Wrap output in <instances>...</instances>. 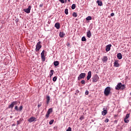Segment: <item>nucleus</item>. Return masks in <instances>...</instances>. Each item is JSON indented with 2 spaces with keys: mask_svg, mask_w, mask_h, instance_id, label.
Masks as SVG:
<instances>
[{
  "mask_svg": "<svg viewBox=\"0 0 131 131\" xmlns=\"http://www.w3.org/2000/svg\"><path fill=\"white\" fill-rule=\"evenodd\" d=\"M68 2H70V0H68Z\"/></svg>",
  "mask_w": 131,
  "mask_h": 131,
  "instance_id": "nucleus-49",
  "label": "nucleus"
},
{
  "mask_svg": "<svg viewBox=\"0 0 131 131\" xmlns=\"http://www.w3.org/2000/svg\"><path fill=\"white\" fill-rule=\"evenodd\" d=\"M112 45L111 44L108 45L106 46L105 51L106 52H109L111 49Z\"/></svg>",
  "mask_w": 131,
  "mask_h": 131,
  "instance_id": "nucleus-10",
  "label": "nucleus"
},
{
  "mask_svg": "<svg viewBox=\"0 0 131 131\" xmlns=\"http://www.w3.org/2000/svg\"><path fill=\"white\" fill-rule=\"evenodd\" d=\"M86 20L89 21L90 20H92V16H88L86 18Z\"/></svg>",
  "mask_w": 131,
  "mask_h": 131,
  "instance_id": "nucleus-26",
  "label": "nucleus"
},
{
  "mask_svg": "<svg viewBox=\"0 0 131 131\" xmlns=\"http://www.w3.org/2000/svg\"><path fill=\"white\" fill-rule=\"evenodd\" d=\"M85 75H86L85 73H81L78 77V80H80V79L84 78V77H85Z\"/></svg>",
  "mask_w": 131,
  "mask_h": 131,
  "instance_id": "nucleus-7",
  "label": "nucleus"
},
{
  "mask_svg": "<svg viewBox=\"0 0 131 131\" xmlns=\"http://www.w3.org/2000/svg\"><path fill=\"white\" fill-rule=\"evenodd\" d=\"M22 109H23V106L20 105L18 109V111H22Z\"/></svg>",
  "mask_w": 131,
  "mask_h": 131,
  "instance_id": "nucleus-33",
  "label": "nucleus"
},
{
  "mask_svg": "<svg viewBox=\"0 0 131 131\" xmlns=\"http://www.w3.org/2000/svg\"><path fill=\"white\" fill-rule=\"evenodd\" d=\"M115 89L117 91H119V90H124L125 89V85H124V84H122L121 82H119L118 83Z\"/></svg>",
  "mask_w": 131,
  "mask_h": 131,
  "instance_id": "nucleus-1",
  "label": "nucleus"
},
{
  "mask_svg": "<svg viewBox=\"0 0 131 131\" xmlns=\"http://www.w3.org/2000/svg\"><path fill=\"white\" fill-rule=\"evenodd\" d=\"M54 27H56V28L57 29H60V23H56L55 24Z\"/></svg>",
  "mask_w": 131,
  "mask_h": 131,
  "instance_id": "nucleus-18",
  "label": "nucleus"
},
{
  "mask_svg": "<svg viewBox=\"0 0 131 131\" xmlns=\"http://www.w3.org/2000/svg\"><path fill=\"white\" fill-rule=\"evenodd\" d=\"M42 7H43V4H40V5H39V7H40V8H42Z\"/></svg>",
  "mask_w": 131,
  "mask_h": 131,
  "instance_id": "nucleus-40",
  "label": "nucleus"
},
{
  "mask_svg": "<svg viewBox=\"0 0 131 131\" xmlns=\"http://www.w3.org/2000/svg\"><path fill=\"white\" fill-rule=\"evenodd\" d=\"M96 3L98 4V6H99L100 7H102V6H103V2L100 0H98L96 2Z\"/></svg>",
  "mask_w": 131,
  "mask_h": 131,
  "instance_id": "nucleus-13",
  "label": "nucleus"
},
{
  "mask_svg": "<svg viewBox=\"0 0 131 131\" xmlns=\"http://www.w3.org/2000/svg\"><path fill=\"white\" fill-rule=\"evenodd\" d=\"M130 96H131V92H130Z\"/></svg>",
  "mask_w": 131,
  "mask_h": 131,
  "instance_id": "nucleus-53",
  "label": "nucleus"
},
{
  "mask_svg": "<svg viewBox=\"0 0 131 131\" xmlns=\"http://www.w3.org/2000/svg\"><path fill=\"white\" fill-rule=\"evenodd\" d=\"M53 123H54V120H51L49 122V124L52 125Z\"/></svg>",
  "mask_w": 131,
  "mask_h": 131,
  "instance_id": "nucleus-35",
  "label": "nucleus"
},
{
  "mask_svg": "<svg viewBox=\"0 0 131 131\" xmlns=\"http://www.w3.org/2000/svg\"><path fill=\"white\" fill-rule=\"evenodd\" d=\"M57 78H58V77L57 76L54 77L53 78V81H56Z\"/></svg>",
  "mask_w": 131,
  "mask_h": 131,
  "instance_id": "nucleus-28",
  "label": "nucleus"
},
{
  "mask_svg": "<svg viewBox=\"0 0 131 131\" xmlns=\"http://www.w3.org/2000/svg\"><path fill=\"white\" fill-rule=\"evenodd\" d=\"M114 66L115 67H119V63H118V61L115 60V61L114 62Z\"/></svg>",
  "mask_w": 131,
  "mask_h": 131,
  "instance_id": "nucleus-19",
  "label": "nucleus"
},
{
  "mask_svg": "<svg viewBox=\"0 0 131 131\" xmlns=\"http://www.w3.org/2000/svg\"><path fill=\"white\" fill-rule=\"evenodd\" d=\"M64 13L66 15H68V9H65Z\"/></svg>",
  "mask_w": 131,
  "mask_h": 131,
  "instance_id": "nucleus-31",
  "label": "nucleus"
},
{
  "mask_svg": "<svg viewBox=\"0 0 131 131\" xmlns=\"http://www.w3.org/2000/svg\"><path fill=\"white\" fill-rule=\"evenodd\" d=\"M17 104H18V101H13L11 103L10 105H9V106H8V108L13 109V108H14V106H15V105H17Z\"/></svg>",
  "mask_w": 131,
  "mask_h": 131,
  "instance_id": "nucleus-5",
  "label": "nucleus"
},
{
  "mask_svg": "<svg viewBox=\"0 0 131 131\" xmlns=\"http://www.w3.org/2000/svg\"><path fill=\"white\" fill-rule=\"evenodd\" d=\"M49 116H50V114H49V113H47L46 114V118H49Z\"/></svg>",
  "mask_w": 131,
  "mask_h": 131,
  "instance_id": "nucleus-36",
  "label": "nucleus"
},
{
  "mask_svg": "<svg viewBox=\"0 0 131 131\" xmlns=\"http://www.w3.org/2000/svg\"><path fill=\"white\" fill-rule=\"evenodd\" d=\"M45 55H47V52L43 50L41 53V58L42 61H46V56H45Z\"/></svg>",
  "mask_w": 131,
  "mask_h": 131,
  "instance_id": "nucleus-4",
  "label": "nucleus"
},
{
  "mask_svg": "<svg viewBox=\"0 0 131 131\" xmlns=\"http://www.w3.org/2000/svg\"><path fill=\"white\" fill-rule=\"evenodd\" d=\"M52 112H53V108H49L47 111V113H48V114H51V113H52Z\"/></svg>",
  "mask_w": 131,
  "mask_h": 131,
  "instance_id": "nucleus-21",
  "label": "nucleus"
},
{
  "mask_svg": "<svg viewBox=\"0 0 131 131\" xmlns=\"http://www.w3.org/2000/svg\"><path fill=\"white\" fill-rule=\"evenodd\" d=\"M76 8V5L75 4H73L72 5V10H74Z\"/></svg>",
  "mask_w": 131,
  "mask_h": 131,
  "instance_id": "nucleus-25",
  "label": "nucleus"
},
{
  "mask_svg": "<svg viewBox=\"0 0 131 131\" xmlns=\"http://www.w3.org/2000/svg\"><path fill=\"white\" fill-rule=\"evenodd\" d=\"M53 74H54V70H51L50 71V77H52V76H53Z\"/></svg>",
  "mask_w": 131,
  "mask_h": 131,
  "instance_id": "nucleus-23",
  "label": "nucleus"
},
{
  "mask_svg": "<svg viewBox=\"0 0 131 131\" xmlns=\"http://www.w3.org/2000/svg\"><path fill=\"white\" fill-rule=\"evenodd\" d=\"M12 126H16V124H13L12 125Z\"/></svg>",
  "mask_w": 131,
  "mask_h": 131,
  "instance_id": "nucleus-47",
  "label": "nucleus"
},
{
  "mask_svg": "<svg viewBox=\"0 0 131 131\" xmlns=\"http://www.w3.org/2000/svg\"><path fill=\"white\" fill-rule=\"evenodd\" d=\"M64 36H65V34H64L63 32H60L59 33L60 37H64Z\"/></svg>",
  "mask_w": 131,
  "mask_h": 131,
  "instance_id": "nucleus-22",
  "label": "nucleus"
},
{
  "mask_svg": "<svg viewBox=\"0 0 131 131\" xmlns=\"http://www.w3.org/2000/svg\"><path fill=\"white\" fill-rule=\"evenodd\" d=\"M91 77H92V71H89L88 73V76H87V80H90L91 79Z\"/></svg>",
  "mask_w": 131,
  "mask_h": 131,
  "instance_id": "nucleus-11",
  "label": "nucleus"
},
{
  "mask_svg": "<svg viewBox=\"0 0 131 131\" xmlns=\"http://www.w3.org/2000/svg\"><path fill=\"white\" fill-rule=\"evenodd\" d=\"M71 130H72V129L71 128V127H69V128L66 131H71Z\"/></svg>",
  "mask_w": 131,
  "mask_h": 131,
  "instance_id": "nucleus-37",
  "label": "nucleus"
},
{
  "mask_svg": "<svg viewBox=\"0 0 131 131\" xmlns=\"http://www.w3.org/2000/svg\"><path fill=\"white\" fill-rule=\"evenodd\" d=\"M41 105H42V102H40L39 103H38V108H40V107H41Z\"/></svg>",
  "mask_w": 131,
  "mask_h": 131,
  "instance_id": "nucleus-27",
  "label": "nucleus"
},
{
  "mask_svg": "<svg viewBox=\"0 0 131 131\" xmlns=\"http://www.w3.org/2000/svg\"><path fill=\"white\" fill-rule=\"evenodd\" d=\"M85 94V95H89V91H86Z\"/></svg>",
  "mask_w": 131,
  "mask_h": 131,
  "instance_id": "nucleus-44",
  "label": "nucleus"
},
{
  "mask_svg": "<svg viewBox=\"0 0 131 131\" xmlns=\"http://www.w3.org/2000/svg\"><path fill=\"white\" fill-rule=\"evenodd\" d=\"M17 124H20V121H17Z\"/></svg>",
  "mask_w": 131,
  "mask_h": 131,
  "instance_id": "nucleus-46",
  "label": "nucleus"
},
{
  "mask_svg": "<svg viewBox=\"0 0 131 131\" xmlns=\"http://www.w3.org/2000/svg\"><path fill=\"white\" fill-rule=\"evenodd\" d=\"M108 61V57L107 56H104L102 58V62H107Z\"/></svg>",
  "mask_w": 131,
  "mask_h": 131,
  "instance_id": "nucleus-17",
  "label": "nucleus"
},
{
  "mask_svg": "<svg viewBox=\"0 0 131 131\" xmlns=\"http://www.w3.org/2000/svg\"><path fill=\"white\" fill-rule=\"evenodd\" d=\"M41 43V42L40 41L38 42L36 44V49H35V51L36 52H38V51H39V50H40V49H41V45H40Z\"/></svg>",
  "mask_w": 131,
  "mask_h": 131,
  "instance_id": "nucleus-3",
  "label": "nucleus"
},
{
  "mask_svg": "<svg viewBox=\"0 0 131 131\" xmlns=\"http://www.w3.org/2000/svg\"><path fill=\"white\" fill-rule=\"evenodd\" d=\"M114 15H115L114 13H112L111 14V16L112 17H113V16H114Z\"/></svg>",
  "mask_w": 131,
  "mask_h": 131,
  "instance_id": "nucleus-42",
  "label": "nucleus"
},
{
  "mask_svg": "<svg viewBox=\"0 0 131 131\" xmlns=\"http://www.w3.org/2000/svg\"><path fill=\"white\" fill-rule=\"evenodd\" d=\"M59 2H60V3H61V4H64V0H59Z\"/></svg>",
  "mask_w": 131,
  "mask_h": 131,
  "instance_id": "nucleus-41",
  "label": "nucleus"
},
{
  "mask_svg": "<svg viewBox=\"0 0 131 131\" xmlns=\"http://www.w3.org/2000/svg\"><path fill=\"white\" fill-rule=\"evenodd\" d=\"M86 36L89 37V38H90L91 36H92V33L91 32V31L89 30L87 32Z\"/></svg>",
  "mask_w": 131,
  "mask_h": 131,
  "instance_id": "nucleus-15",
  "label": "nucleus"
},
{
  "mask_svg": "<svg viewBox=\"0 0 131 131\" xmlns=\"http://www.w3.org/2000/svg\"><path fill=\"white\" fill-rule=\"evenodd\" d=\"M84 119V118H83V117H80V120H83V119Z\"/></svg>",
  "mask_w": 131,
  "mask_h": 131,
  "instance_id": "nucleus-43",
  "label": "nucleus"
},
{
  "mask_svg": "<svg viewBox=\"0 0 131 131\" xmlns=\"http://www.w3.org/2000/svg\"><path fill=\"white\" fill-rule=\"evenodd\" d=\"M117 58L119 60H121V59H122V55L121 53H119L117 54Z\"/></svg>",
  "mask_w": 131,
  "mask_h": 131,
  "instance_id": "nucleus-16",
  "label": "nucleus"
},
{
  "mask_svg": "<svg viewBox=\"0 0 131 131\" xmlns=\"http://www.w3.org/2000/svg\"><path fill=\"white\" fill-rule=\"evenodd\" d=\"M115 117H116V116H116V115H115Z\"/></svg>",
  "mask_w": 131,
  "mask_h": 131,
  "instance_id": "nucleus-51",
  "label": "nucleus"
},
{
  "mask_svg": "<svg viewBox=\"0 0 131 131\" xmlns=\"http://www.w3.org/2000/svg\"><path fill=\"white\" fill-rule=\"evenodd\" d=\"M81 40L82 41H86V38H85V37L83 36L81 38Z\"/></svg>",
  "mask_w": 131,
  "mask_h": 131,
  "instance_id": "nucleus-24",
  "label": "nucleus"
},
{
  "mask_svg": "<svg viewBox=\"0 0 131 131\" xmlns=\"http://www.w3.org/2000/svg\"><path fill=\"white\" fill-rule=\"evenodd\" d=\"M10 118H12V116H10Z\"/></svg>",
  "mask_w": 131,
  "mask_h": 131,
  "instance_id": "nucleus-50",
  "label": "nucleus"
},
{
  "mask_svg": "<svg viewBox=\"0 0 131 131\" xmlns=\"http://www.w3.org/2000/svg\"><path fill=\"white\" fill-rule=\"evenodd\" d=\"M70 44H68V46H69Z\"/></svg>",
  "mask_w": 131,
  "mask_h": 131,
  "instance_id": "nucleus-52",
  "label": "nucleus"
},
{
  "mask_svg": "<svg viewBox=\"0 0 131 131\" xmlns=\"http://www.w3.org/2000/svg\"><path fill=\"white\" fill-rule=\"evenodd\" d=\"M104 122L105 123L108 122H109V119H106L104 120Z\"/></svg>",
  "mask_w": 131,
  "mask_h": 131,
  "instance_id": "nucleus-39",
  "label": "nucleus"
},
{
  "mask_svg": "<svg viewBox=\"0 0 131 131\" xmlns=\"http://www.w3.org/2000/svg\"><path fill=\"white\" fill-rule=\"evenodd\" d=\"M31 10V6H29L28 8L24 9V12H25V13H27V14H29V13H30Z\"/></svg>",
  "mask_w": 131,
  "mask_h": 131,
  "instance_id": "nucleus-8",
  "label": "nucleus"
},
{
  "mask_svg": "<svg viewBox=\"0 0 131 131\" xmlns=\"http://www.w3.org/2000/svg\"><path fill=\"white\" fill-rule=\"evenodd\" d=\"M129 114H127L124 118L127 119L128 118H129Z\"/></svg>",
  "mask_w": 131,
  "mask_h": 131,
  "instance_id": "nucleus-34",
  "label": "nucleus"
},
{
  "mask_svg": "<svg viewBox=\"0 0 131 131\" xmlns=\"http://www.w3.org/2000/svg\"><path fill=\"white\" fill-rule=\"evenodd\" d=\"M28 121L30 123L33 122V121H36V118L34 117H32L28 120Z\"/></svg>",
  "mask_w": 131,
  "mask_h": 131,
  "instance_id": "nucleus-9",
  "label": "nucleus"
},
{
  "mask_svg": "<svg viewBox=\"0 0 131 131\" xmlns=\"http://www.w3.org/2000/svg\"><path fill=\"white\" fill-rule=\"evenodd\" d=\"M103 111L102 112V115H103V116H105V115L107 114V110H106L105 108H103Z\"/></svg>",
  "mask_w": 131,
  "mask_h": 131,
  "instance_id": "nucleus-14",
  "label": "nucleus"
},
{
  "mask_svg": "<svg viewBox=\"0 0 131 131\" xmlns=\"http://www.w3.org/2000/svg\"><path fill=\"white\" fill-rule=\"evenodd\" d=\"M76 93H77V94H78V93H79V91L78 90H76Z\"/></svg>",
  "mask_w": 131,
  "mask_h": 131,
  "instance_id": "nucleus-45",
  "label": "nucleus"
},
{
  "mask_svg": "<svg viewBox=\"0 0 131 131\" xmlns=\"http://www.w3.org/2000/svg\"><path fill=\"white\" fill-rule=\"evenodd\" d=\"M99 80V76L96 74L92 78V81L93 82H97Z\"/></svg>",
  "mask_w": 131,
  "mask_h": 131,
  "instance_id": "nucleus-6",
  "label": "nucleus"
},
{
  "mask_svg": "<svg viewBox=\"0 0 131 131\" xmlns=\"http://www.w3.org/2000/svg\"><path fill=\"white\" fill-rule=\"evenodd\" d=\"M81 83L82 84H83V85L85 84V81L84 80H81Z\"/></svg>",
  "mask_w": 131,
  "mask_h": 131,
  "instance_id": "nucleus-32",
  "label": "nucleus"
},
{
  "mask_svg": "<svg viewBox=\"0 0 131 131\" xmlns=\"http://www.w3.org/2000/svg\"><path fill=\"white\" fill-rule=\"evenodd\" d=\"M114 122L115 123H117V120H115Z\"/></svg>",
  "mask_w": 131,
  "mask_h": 131,
  "instance_id": "nucleus-48",
  "label": "nucleus"
},
{
  "mask_svg": "<svg viewBox=\"0 0 131 131\" xmlns=\"http://www.w3.org/2000/svg\"><path fill=\"white\" fill-rule=\"evenodd\" d=\"M14 109L15 110H16V111H19V109L18 108V106H15Z\"/></svg>",
  "mask_w": 131,
  "mask_h": 131,
  "instance_id": "nucleus-38",
  "label": "nucleus"
},
{
  "mask_svg": "<svg viewBox=\"0 0 131 131\" xmlns=\"http://www.w3.org/2000/svg\"><path fill=\"white\" fill-rule=\"evenodd\" d=\"M111 92V88L107 86L106 87L104 91V94L105 96H108L110 95V93Z\"/></svg>",
  "mask_w": 131,
  "mask_h": 131,
  "instance_id": "nucleus-2",
  "label": "nucleus"
},
{
  "mask_svg": "<svg viewBox=\"0 0 131 131\" xmlns=\"http://www.w3.org/2000/svg\"><path fill=\"white\" fill-rule=\"evenodd\" d=\"M124 122L125 123H128L129 122V120H128L127 119L124 118Z\"/></svg>",
  "mask_w": 131,
  "mask_h": 131,
  "instance_id": "nucleus-29",
  "label": "nucleus"
},
{
  "mask_svg": "<svg viewBox=\"0 0 131 131\" xmlns=\"http://www.w3.org/2000/svg\"><path fill=\"white\" fill-rule=\"evenodd\" d=\"M59 61H55L54 62V66H55L56 67H57V66H59Z\"/></svg>",
  "mask_w": 131,
  "mask_h": 131,
  "instance_id": "nucleus-20",
  "label": "nucleus"
},
{
  "mask_svg": "<svg viewBox=\"0 0 131 131\" xmlns=\"http://www.w3.org/2000/svg\"><path fill=\"white\" fill-rule=\"evenodd\" d=\"M50 100H51V98L49 96H46V103L47 105H49L50 104Z\"/></svg>",
  "mask_w": 131,
  "mask_h": 131,
  "instance_id": "nucleus-12",
  "label": "nucleus"
},
{
  "mask_svg": "<svg viewBox=\"0 0 131 131\" xmlns=\"http://www.w3.org/2000/svg\"><path fill=\"white\" fill-rule=\"evenodd\" d=\"M73 17H77V13H76V12H74L73 13Z\"/></svg>",
  "mask_w": 131,
  "mask_h": 131,
  "instance_id": "nucleus-30",
  "label": "nucleus"
}]
</instances>
